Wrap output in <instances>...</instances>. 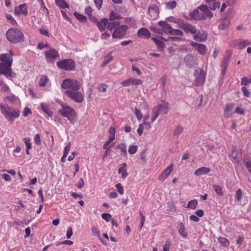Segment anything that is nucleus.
Listing matches in <instances>:
<instances>
[{
  "instance_id": "nucleus-58",
  "label": "nucleus",
  "mask_w": 251,
  "mask_h": 251,
  "mask_svg": "<svg viewBox=\"0 0 251 251\" xmlns=\"http://www.w3.org/2000/svg\"><path fill=\"white\" fill-rule=\"evenodd\" d=\"M6 16L7 19L8 20H9L12 24H13V25L16 24L17 22L12 15H9V14H7Z\"/></svg>"
},
{
  "instance_id": "nucleus-19",
  "label": "nucleus",
  "mask_w": 251,
  "mask_h": 251,
  "mask_svg": "<svg viewBox=\"0 0 251 251\" xmlns=\"http://www.w3.org/2000/svg\"><path fill=\"white\" fill-rule=\"evenodd\" d=\"M194 34V39L197 42H201L206 41L207 39V35L203 31H197V33Z\"/></svg>"
},
{
  "instance_id": "nucleus-38",
  "label": "nucleus",
  "mask_w": 251,
  "mask_h": 251,
  "mask_svg": "<svg viewBox=\"0 0 251 251\" xmlns=\"http://www.w3.org/2000/svg\"><path fill=\"white\" fill-rule=\"evenodd\" d=\"M169 34L173 35L182 36L184 34L183 32L180 29H176L172 28V30L169 31Z\"/></svg>"
},
{
  "instance_id": "nucleus-21",
  "label": "nucleus",
  "mask_w": 251,
  "mask_h": 251,
  "mask_svg": "<svg viewBox=\"0 0 251 251\" xmlns=\"http://www.w3.org/2000/svg\"><path fill=\"white\" fill-rule=\"evenodd\" d=\"M211 170L208 167H202L197 169L194 172V175L196 176H200L203 175H206L209 173Z\"/></svg>"
},
{
  "instance_id": "nucleus-31",
  "label": "nucleus",
  "mask_w": 251,
  "mask_h": 251,
  "mask_svg": "<svg viewBox=\"0 0 251 251\" xmlns=\"http://www.w3.org/2000/svg\"><path fill=\"white\" fill-rule=\"evenodd\" d=\"M159 107L158 106H155L152 110V116H151V123H153L155 120L159 116V113L160 112Z\"/></svg>"
},
{
  "instance_id": "nucleus-24",
  "label": "nucleus",
  "mask_w": 251,
  "mask_h": 251,
  "mask_svg": "<svg viewBox=\"0 0 251 251\" xmlns=\"http://www.w3.org/2000/svg\"><path fill=\"white\" fill-rule=\"evenodd\" d=\"M230 24L229 20L227 18L222 19L219 22L218 28L220 30H224L228 27Z\"/></svg>"
},
{
  "instance_id": "nucleus-52",
  "label": "nucleus",
  "mask_w": 251,
  "mask_h": 251,
  "mask_svg": "<svg viewBox=\"0 0 251 251\" xmlns=\"http://www.w3.org/2000/svg\"><path fill=\"white\" fill-rule=\"evenodd\" d=\"M243 193L240 189H238L236 191V199L238 201H240L242 198Z\"/></svg>"
},
{
  "instance_id": "nucleus-43",
  "label": "nucleus",
  "mask_w": 251,
  "mask_h": 251,
  "mask_svg": "<svg viewBox=\"0 0 251 251\" xmlns=\"http://www.w3.org/2000/svg\"><path fill=\"white\" fill-rule=\"evenodd\" d=\"M112 59V56L110 53L108 54L104 58V60L101 65L104 66L109 63Z\"/></svg>"
},
{
  "instance_id": "nucleus-42",
  "label": "nucleus",
  "mask_w": 251,
  "mask_h": 251,
  "mask_svg": "<svg viewBox=\"0 0 251 251\" xmlns=\"http://www.w3.org/2000/svg\"><path fill=\"white\" fill-rule=\"evenodd\" d=\"M218 240L219 242L224 246L228 247L229 245V242L226 238L225 237H219L218 238Z\"/></svg>"
},
{
  "instance_id": "nucleus-45",
  "label": "nucleus",
  "mask_w": 251,
  "mask_h": 251,
  "mask_svg": "<svg viewBox=\"0 0 251 251\" xmlns=\"http://www.w3.org/2000/svg\"><path fill=\"white\" fill-rule=\"evenodd\" d=\"M165 5L167 8L172 9L176 7V2L175 0H172L168 3H166Z\"/></svg>"
},
{
  "instance_id": "nucleus-20",
  "label": "nucleus",
  "mask_w": 251,
  "mask_h": 251,
  "mask_svg": "<svg viewBox=\"0 0 251 251\" xmlns=\"http://www.w3.org/2000/svg\"><path fill=\"white\" fill-rule=\"evenodd\" d=\"M233 108H234V105L232 104H227L226 107H225V111H224V116L226 118H230L231 117L233 114Z\"/></svg>"
},
{
  "instance_id": "nucleus-62",
  "label": "nucleus",
  "mask_w": 251,
  "mask_h": 251,
  "mask_svg": "<svg viewBox=\"0 0 251 251\" xmlns=\"http://www.w3.org/2000/svg\"><path fill=\"white\" fill-rule=\"evenodd\" d=\"M244 163L248 170V171L251 172V161L249 159H246L244 160Z\"/></svg>"
},
{
  "instance_id": "nucleus-23",
  "label": "nucleus",
  "mask_w": 251,
  "mask_h": 251,
  "mask_svg": "<svg viewBox=\"0 0 251 251\" xmlns=\"http://www.w3.org/2000/svg\"><path fill=\"white\" fill-rule=\"evenodd\" d=\"M41 109L43 110L48 116V117L51 118L53 116V112L50 110L48 104L45 102L41 103Z\"/></svg>"
},
{
  "instance_id": "nucleus-5",
  "label": "nucleus",
  "mask_w": 251,
  "mask_h": 251,
  "mask_svg": "<svg viewBox=\"0 0 251 251\" xmlns=\"http://www.w3.org/2000/svg\"><path fill=\"white\" fill-rule=\"evenodd\" d=\"M7 40L12 43H17L24 41L25 37L23 32L17 28H10L6 32Z\"/></svg>"
},
{
  "instance_id": "nucleus-40",
  "label": "nucleus",
  "mask_w": 251,
  "mask_h": 251,
  "mask_svg": "<svg viewBox=\"0 0 251 251\" xmlns=\"http://www.w3.org/2000/svg\"><path fill=\"white\" fill-rule=\"evenodd\" d=\"M75 17L81 22H85L87 21V18L85 16L78 13L77 12H75L74 13Z\"/></svg>"
},
{
  "instance_id": "nucleus-16",
  "label": "nucleus",
  "mask_w": 251,
  "mask_h": 251,
  "mask_svg": "<svg viewBox=\"0 0 251 251\" xmlns=\"http://www.w3.org/2000/svg\"><path fill=\"white\" fill-rule=\"evenodd\" d=\"M184 61L189 67H192L197 64V58L192 54H187L184 57Z\"/></svg>"
},
{
  "instance_id": "nucleus-55",
  "label": "nucleus",
  "mask_w": 251,
  "mask_h": 251,
  "mask_svg": "<svg viewBox=\"0 0 251 251\" xmlns=\"http://www.w3.org/2000/svg\"><path fill=\"white\" fill-rule=\"evenodd\" d=\"M71 146V144L69 143L64 149V159L67 156L68 153L70 151Z\"/></svg>"
},
{
  "instance_id": "nucleus-33",
  "label": "nucleus",
  "mask_w": 251,
  "mask_h": 251,
  "mask_svg": "<svg viewBox=\"0 0 251 251\" xmlns=\"http://www.w3.org/2000/svg\"><path fill=\"white\" fill-rule=\"evenodd\" d=\"M117 148L121 151L122 155L124 156H126V146L125 143H121L119 144L117 146Z\"/></svg>"
},
{
  "instance_id": "nucleus-37",
  "label": "nucleus",
  "mask_w": 251,
  "mask_h": 251,
  "mask_svg": "<svg viewBox=\"0 0 251 251\" xmlns=\"http://www.w3.org/2000/svg\"><path fill=\"white\" fill-rule=\"evenodd\" d=\"M161 39H163L165 41H167L166 40H165L164 38L162 37H160L159 38H152V40L155 42L156 45L157 46V47L159 48H163L164 47V43L161 41Z\"/></svg>"
},
{
  "instance_id": "nucleus-59",
  "label": "nucleus",
  "mask_w": 251,
  "mask_h": 251,
  "mask_svg": "<svg viewBox=\"0 0 251 251\" xmlns=\"http://www.w3.org/2000/svg\"><path fill=\"white\" fill-rule=\"evenodd\" d=\"M23 114L24 117H26L29 114H31V110L28 107H25L23 112Z\"/></svg>"
},
{
  "instance_id": "nucleus-13",
  "label": "nucleus",
  "mask_w": 251,
  "mask_h": 251,
  "mask_svg": "<svg viewBox=\"0 0 251 251\" xmlns=\"http://www.w3.org/2000/svg\"><path fill=\"white\" fill-rule=\"evenodd\" d=\"M3 100L4 101L11 102L13 104L20 105L21 104V101L18 97L13 94H10L7 96H4Z\"/></svg>"
},
{
  "instance_id": "nucleus-61",
  "label": "nucleus",
  "mask_w": 251,
  "mask_h": 251,
  "mask_svg": "<svg viewBox=\"0 0 251 251\" xmlns=\"http://www.w3.org/2000/svg\"><path fill=\"white\" fill-rule=\"evenodd\" d=\"M107 88V85L105 84H102L100 85L99 87V91L101 92H105L106 91V89Z\"/></svg>"
},
{
  "instance_id": "nucleus-26",
  "label": "nucleus",
  "mask_w": 251,
  "mask_h": 251,
  "mask_svg": "<svg viewBox=\"0 0 251 251\" xmlns=\"http://www.w3.org/2000/svg\"><path fill=\"white\" fill-rule=\"evenodd\" d=\"M178 233L184 238L187 237V232L185 231V228L182 222H179L177 227Z\"/></svg>"
},
{
  "instance_id": "nucleus-50",
  "label": "nucleus",
  "mask_w": 251,
  "mask_h": 251,
  "mask_svg": "<svg viewBox=\"0 0 251 251\" xmlns=\"http://www.w3.org/2000/svg\"><path fill=\"white\" fill-rule=\"evenodd\" d=\"M101 218L106 222H109L112 219L111 215L109 213H103Z\"/></svg>"
},
{
  "instance_id": "nucleus-7",
  "label": "nucleus",
  "mask_w": 251,
  "mask_h": 251,
  "mask_svg": "<svg viewBox=\"0 0 251 251\" xmlns=\"http://www.w3.org/2000/svg\"><path fill=\"white\" fill-rule=\"evenodd\" d=\"M174 23L178 25V27L183 29L186 33H191L192 34L197 33V29L195 26L188 23H185L179 19H176Z\"/></svg>"
},
{
  "instance_id": "nucleus-35",
  "label": "nucleus",
  "mask_w": 251,
  "mask_h": 251,
  "mask_svg": "<svg viewBox=\"0 0 251 251\" xmlns=\"http://www.w3.org/2000/svg\"><path fill=\"white\" fill-rule=\"evenodd\" d=\"M119 26V23L116 21H108L107 28L112 30L115 29Z\"/></svg>"
},
{
  "instance_id": "nucleus-28",
  "label": "nucleus",
  "mask_w": 251,
  "mask_h": 251,
  "mask_svg": "<svg viewBox=\"0 0 251 251\" xmlns=\"http://www.w3.org/2000/svg\"><path fill=\"white\" fill-rule=\"evenodd\" d=\"M138 35L140 37L149 38L151 36V33L146 28H141L138 31Z\"/></svg>"
},
{
  "instance_id": "nucleus-48",
  "label": "nucleus",
  "mask_w": 251,
  "mask_h": 251,
  "mask_svg": "<svg viewBox=\"0 0 251 251\" xmlns=\"http://www.w3.org/2000/svg\"><path fill=\"white\" fill-rule=\"evenodd\" d=\"M213 187L215 192L217 194L220 195H223L222 188L220 186L217 185H214L213 186Z\"/></svg>"
},
{
  "instance_id": "nucleus-63",
  "label": "nucleus",
  "mask_w": 251,
  "mask_h": 251,
  "mask_svg": "<svg viewBox=\"0 0 251 251\" xmlns=\"http://www.w3.org/2000/svg\"><path fill=\"white\" fill-rule=\"evenodd\" d=\"M143 130H144L143 124H140L139 125V127L137 130V132L139 136H141L142 134V133L143 132Z\"/></svg>"
},
{
  "instance_id": "nucleus-56",
  "label": "nucleus",
  "mask_w": 251,
  "mask_h": 251,
  "mask_svg": "<svg viewBox=\"0 0 251 251\" xmlns=\"http://www.w3.org/2000/svg\"><path fill=\"white\" fill-rule=\"evenodd\" d=\"M116 187L120 194L123 195L124 194L123 187L121 183L117 184L116 185Z\"/></svg>"
},
{
  "instance_id": "nucleus-9",
  "label": "nucleus",
  "mask_w": 251,
  "mask_h": 251,
  "mask_svg": "<svg viewBox=\"0 0 251 251\" xmlns=\"http://www.w3.org/2000/svg\"><path fill=\"white\" fill-rule=\"evenodd\" d=\"M64 117H67L68 119L73 123L75 120L76 114L72 108L64 105Z\"/></svg>"
},
{
  "instance_id": "nucleus-47",
  "label": "nucleus",
  "mask_w": 251,
  "mask_h": 251,
  "mask_svg": "<svg viewBox=\"0 0 251 251\" xmlns=\"http://www.w3.org/2000/svg\"><path fill=\"white\" fill-rule=\"evenodd\" d=\"M251 83V78L247 77H243L241 79V84L242 85H247L248 84Z\"/></svg>"
},
{
  "instance_id": "nucleus-25",
  "label": "nucleus",
  "mask_w": 251,
  "mask_h": 251,
  "mask_svg": "<svg viewBox=\"0 0 251 251\" xmlns=\"http://www.w3.org/2000/svg\"><path fill=\"white\" fill-rule=\"evenodd\" d=\"M206 2L208 3L209 8L212 10H214L217 8L220 7V3L216 1V0H205Z\"/></svg>"
},
{
  "instance_id": "nucleus-64",
  "label": "nucleus",
  "mask_w": 251,
  "mask_h": 251,
  "mask_svg": "<svg viewBox=\"0 0 251 251\" xmlns=\"http://www.w3.org/2000/svg\"><path fill=\"white\" fill-rule=\"evenodd\" d=\"M92 232L94 236H97V237L100 236L99 231L97 227H96L95 226L92 227Z\"/></svg>"
},
{
  "instance_id": "nucleus-46",
  "label": "nucleus",
  "mask_w": 251,
  "mask_h": 251,
  "mask_svg": "<svg viewBox=\"0 0 251 251\" xmlns=\"http://www.w3.org/2000/svg\"><path fill=\"white\" fill-rule=\"evenodd\" d=\"M115 139V138H113L112 139L111 138V137H109V140L107 142H106L104 145H103V149H107V148H109L110 149V148H111L113 144H110Z\"/></svg>"
},
{
  "instance_id": "nucleus-10",
  "label": "nucleus",
  "mask_w": 251,
  "mask_h": 251,
  "mask_svg": "<svg viewBox=\"0 0 251 251\" xmlns=\"http://www.w3.org/2000/svg\"><path fill=\"white\" fill-rule=\"evenodd\" d=\"M45 58L49 63H54L55 59L59 57V53L54 49H51L45 52Z\"/></svg>"
},
{
  "instance_id": "nucleus-60",
  "label": "nucleus",
  "mask_w": 251,
  "mask_h": 251,
  "mask_svg": "<svg viewBox=\"0 0 251 251\" xmlns=\"http://www.w3.org/2000/svg\"><path fill=\"white\" fill-rule=\"evenodd\" d=\"M73 235V230L71 227H68L66 232V237L67 239H69L71 238L72 235Z\"/></svg>"
},
{
  "instance_id": "nucleus-22",
  "label": "nucleus",
  "mask_w": 251,
  "mask_h": 251,
  "mask_svg": "<svg viewBox=\"0 0 251 251\" xmlns=\"http://www.w3.org/2000/svg\"><path fill=\"white\" fill-rule=\"evenodd\" d=\"M127 165L126 163H123L120 165V167L118 169V172L119 174H121L122 178L125 179L126 177L128 176L127 172Z\"/></svg>"
},
{
  "instance_id": "nucleus-49",
  "label": "nucleus",
  "mask_w": 251,
  "mask_h": 251,
  "mask_svg": "<svg viewBox=\"0 0 251 251\" xmlns=\"http://www.w3.org/2000/svg\"><path fill=\"white\" fill-rule=\"evenodd\" d=\"M118 17L119 14L117 12L112 11L111 12V14L109 17V21H114V20L118 19Z\"/></svg>"
},
{
  "instance_id": "nucleus-6",
  "label": "nucleus",
  "mask_w": 251,
  "mask_h": 251,
  "mask_svg": "<svg viewBox=\"0 0 251 251\" xmlns=\"http://www.w3.org/2000/svg\"><path fill=\"white\" fill-rule=\"evenodd\" d=\"M159 8L158 2L151 4L148 9V18L150 20H155L159 17Z\"/></svg>"
},
{
  "instance_id": "nucleus-2",
  "label": "nucleus",
  "mask_w": 251,
  "mask_h": 251,
  "mask_svg": "<svg viewBox=\"0 0 251 251\" xmlns=\"http://www.w3.org/2000/svg\"><path fill=\"white\" fill-rule=\"evenodd\" d=\"M13 54L11 51L0 55V74L4 75L6 78L14 77L15 74L12 72L11 65L13 62Z\"/></svg>"
},
{
  "instance_id": "nucleus-57",
  "label": "nucleus",
  "mask_w": 251,
  "mask_h": 251,
  "mask_svg": "<svg viewBox=\"0 0 251 251\" xmlns=\"http://www.w3.org/2000/svg\"><path fill=\"white\" fill-rule=\"evenodd\" d=\"M235 112L238 114L244 115L245 114V110L244 109L241 107H237L235 108Z\"/></svg>"
},
{
  "instance_id": "nucleus-15",
  "label": "nucleus",
  "mask_w": 251,
  "mask_h": 251,
  "mask_svg": "<svg viewBox=\"0 0 251 251\" xmlns=\"http://www.w3.org/2000/svg\"><path fill=\"white\" fill-rule=\"evenodd\" d=\"M75 67V63L72 59H64V70L73 71Z\"/></svg>"
},
{
  "instance_id": "nucleus-3",
  "label": "nucleus",
  "mask_w": 251,
  "mask_h": 251,
  "mask_svg": "<svg viewBox=\"0 0 251 251\" xmlns=\"http://www.w3.org/2000/svg\"><path fill=\"white\" fill-rule=\"evenodd\" d=\"M190 16L195 20H201L206 18H212L213 14L206 6L201 5L192 12Z\"/></svg>"
},
{
  "instance_id": "nucleus-53",
  "label": "nucleus",
  "mask_w": 251,
  "mask_h": 251,
  "mask_svg": "<svg viewBox=\"0 0 251 251\" xmlns=\"http://www.w3.org/2000/svg\"><path fill=\"white\" fill-rule=\"evenodd\" d=\"M30 139L28 138H25L24 141L26 149H30L31 148V144L30 142Z\"/></svg>"
},
{
  "instance_id": "nucleus-17",
  "label": "nucleus",
  "mask_w": 251,
  "mask_h": 251,
  "mask_svg": "<svg viewBox=\"0 0 251 251\" xmlns=\"http://www.w3.org/2000/svg\"><path fill=\"white\" fill-rule=\"evenodd\" d=\"M15 14L17 15L23 14L26 15L27 14V6L26 4L23 3L15 7L14 9Z\"/></svg>"
},
{
  "instance_id": "nucleus-30",
  "label": "nucleus",
  "mask_w": 251,
  "mask_h": 251,
  "mask_svg": "<svg viewBox=\"0 0 251 251\" xmlns=\"http://www.w3.org/2000/svg\"><path fill=\"white\" fill-rule=\"evenodd\" d=\"M108 23V19H101L100 21H99L98 24V26L99 27V29L101 31H104L105 28H107Z\"/></svg>"
},
{
  "instance_id": "nucleus-14",
  "label": "nucleus",
  "mask_w": 251,
  "mask_h": 251,
  "mask_svg": "<svg viewBox=\"0 0 251 251\" xmlns=\"http://www.w3.org/2000/svg\"><path fill=\"white\" fill-rule=\"evenodd\" d=\"M192 47H195V49L201 54L204 55L207 52V49L204 45L191 42L190 44Z\"/></svg>"
},
{
  "instance_id": "nucleus-36",
  "label": "nucleus",
  "mask_w": 251,
  "mask_h": 251,
  "mask_svg": "<svg viewBox=\"0 0 251 251\" xmlns=\"http://www.w3.org/2000/svg\"><path fill=\"white\" fill-rule=\"evenodd\" d=\"M228 60H229L228 57H225L224 58V59L223 60V61L222 62V63H221V67L222 68V72L223 74H225V73L226 71V68L228 65Z\"/></svg>"
},
{
  "instance_id": "nucleus-44",
  "label": "nucleus",
  "mask_w": 251,
  "mask_h": 251,
  "mask_svg": "<svg viewBox=\"0 0 251 251\" xmlns=\"http://www.w3.org/2000/svg\"><path fill=\"white\" fill-rule=\"evenodd\" d=\"M138 149V147L136 145H131L129 147L128 149V152L130 154H135Z\"/></svg>"
},
{
  "instance_id": "nucleus-32",
  "label": "nucleus",
  "mask_w": 251,
  "mask_h": 251,
  "mask_svg": "<svg viewBox=\"0 0 251 251\" xmlns=\"http://www.w3.org/2000/svg\"><path fill=\"white\" fill-rule=\"evenodd\" d=\"M159 25L165 31H170L172 29V27L171 25L167 22L165 21H160L159 22Z\"/></svg>"
},
{
  "instance_id": "nucleus-12",
  "label": "nucleus",
  "mask_w": 251,
  "mask_h": 251,
  "mask_svg": "<svg viewBox=\"0 0 251 251\" xmlns=\"http://www.w3.org/2000/svg\"><path fill=\"white\" fill-rule=\"evenodd\" d=\"M173 169V165L171 164L160 174L158 176V179L162 182L164 181L172 172Z\"/></svg>"
},
{
  "instance_id": "nucleus-39",
  "label": "nucleus",
  "mask_w": 251,
  "mask_h": 251,
  "mask_svg": "<svg viewBox=\"0 0 251 251\" xmlns=\"http://www.w3.org/2000/svg\"><path fill=\"white\" fill-rule=\"evenodd\" d=\"M134 113L136 116L137 120L140 122L143 118V115L140 109L138 108H135L134 110Z\"/></svg>"
},
{
  "instance_id": "nucleus-1",
  "label": "nucleus",
  "mask_w": 251,
  "mask_h": 251,
  "mask_svg": "<svg viewBox=\"0 0 251 251\" xmlns=\"http://www.w3.org/2000/svg\"><path fill=\"white\" fill-rule=\"evenodd\" d=\"M80 83L76 80L66 79L64 80V89H67L64 92L69 98L76 102H81L84 100L82 91H79Z\"/></svg>"
},
{
  "instance_id": "nucleus-34",
  "label": "nucleus",
  "mask_w": 251,
  "mask_h": 251,
  "mask_svg": "<svg viewBox=\"0 0 251 251\" xmlns=\"http://www.w3.org/2000/svg\"><path fill=\"white\" fill-rule=\"evenodd\" d=\"M49 82V78L46 75H42L40 78L38 84L39 86L44 87Z\"/></svg>"
},
{
  "instance_id": "nucleus-11",
  "label": "nucleus",
  "mask_w": 251,
  "mask_h": 251,
  "mask_svg": "<svg viewBox=\"0 0 251 251\" xmlns=\"http://www.w3.org/2000/svg\"><path fill=\"white\" fill-rule=\"evenodd\" d=\"M127 29V26L125 25L118 26L114 31L112 37L113 38H121L126 34Z\"/></svg>"
},
{
  "instance_id": "nucleus-54",
  "label": "nucleus",
  "mask_w": 251,
  "mask_h": 251,
  "mask_svg": "<svg viewBox=\"0 0 251 251\" xmlns=\"http://www.w3.org/2000/svg\"><path fill=\"white\" fill-rule=\"evenodd\" d=\"M109 137H111L112 139L113 138H115V129L114 127L111 126L109 128Z\"/></svg>"
},
{
  "instance_id": "nucleus-27",
  "label": "nucleus",
  "mask_w": 251,
  "mask_h": 251,
  "mask_svg": "<svg viewBox=\"0 0 251 251\" xmlns=\"http://www.w3.org/2000/svg\"><path fill=\"white\" fill-rule=\"evenodd\" d=\"M236 45L239 49H242L248 46L251 45V42L247 40H240L237 41Z\"/></svg>"
},
{
  "instance_id": "nucleus-41",
  "label": "nucleus",
  "mask_w": 251,
  "mask_h": 251,
  "mask_svg": "<svg viewBox=\"0 0 251 251\" xmlns=\"http://www.w3.org/2000/svg\"><path fill=\"white\" fill-rule=\"evenodd\" d=\"M198 205V201L196 200H191L187 204V208L195 209Z\"/></svg>"
},
{
  "instance_id": "nucleus-8",
  "label": "nucleus",
  "mask_w": 251,
  "mask_h": 251,
  "mask_svg": "<svg viewBox=\"0 0 251 251\" xmlns=\"http://www.w3.org/2000/svg\"><path fill=\"white\" fill-rule=\"evenodd\" d=\"M195 77V83L197 86H201L205 80L206 74L204 71L201 69L200 72L196 70L194 73Z\"/></svg>"
},
{
  "instance_id": "nucleus-4",
  "label": "nucleus",
  "mask_w": 251,
  "mask_h": 251,
  "mask_svg": "<svg viewBox=\"0 0 251 251\" xmlns=\"http://www.w3.org/2000/svg\"><path fill=\"white\" fill-rule=\"evenodd\" d=\"M1 114L9 122H13L15 119H17L20 116V111L18 108H14L8 105H1Z\"/></svg>"
},
{
  "instance_id": "nucleus-29",
  "label": "nucleus",
  "mask_w": 251,
  "mask_h": 251,
  "mask_svg": "<svg viewBox=\"0 0 251 251\" xmlns=\"http://www.w3.org/2000/svg\"><path fill=\"white\" fill-rule=\"evenodd\" d=\"M157 106L159 107L160 112L163 114L166 115L169 111V106L167 102H164L162 104L157 105Z\"/></svg>"
},
{
  "instance_id": "nucleus-51",
  "label": "nucleus",
  "mask_w": 251,
  "mask_h": 251,
  "mask_svg": "<svg viewBox=\"0 0 251 251\" xmlns=\"http://www.w3.org/2000/svg\"><path fill=\"white\" fill-rule=\"evenodd\" d=\"M1 91L4 92H9L10 91L9 87L4 82H2L1 84Z\"/></svg>"
},
{
  "instance_id": "nucleus-18",
  "label": "nucleus",
  "mask_w": 251,
  "mask_h": 251,
  "mask_svg": "<svg viewBox=\"0 0 251 251\" xmlns=\"http://www.w3.org/2000/svg\"><path fill=\"white\" fill-rule=\"evenodd\" d=\"M142 81L141 80L131 77L122 82L121 84L125 86H128L131 85H138L142 84Z\"/></svg>"
}]
</instances>
